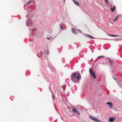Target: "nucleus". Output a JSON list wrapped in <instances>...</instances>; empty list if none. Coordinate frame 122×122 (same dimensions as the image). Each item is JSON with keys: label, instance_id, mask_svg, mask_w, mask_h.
Wrapping results in <instances>:
<instances>
[{"label": "nucleus", "instance_id": "25", "mask_svg": "<svg viewBox=\"0 0 122 122\" xmlns=\"http://www.w3.org/2000/svg\"><path fill=\"white\" fill-rule=\"evenodd\" d=\"M103 64V65L104 64V63H98V64Z\"/></svg>", "mask_w": 122, "mask_h": 122}, {"label": "nucleus", "instance_id": "24", "mask_svg": "<svg viewBox=\"0 0 122 122\" xmlns=\"http://www.w3.org/2000/svg\"><path fill=\"white\" fill-rule=\"evenodd\" d=\"M31 2V1H29L28 2V3H27V4H30Z\"/></svg>", "mask_w": 122, "mask_h": 122}, {"label": "nucleus", "instance_id": "17", "mask_svg": "<svg viewBox=\"0 0 122 122\" xmlns=\"http://www.w3.org/2000/svg\"><path fill=\"white\" fill-rule=\"evenodd\" d=\"M104 57V56H99L98 57H97V58H103V57Z\"/></svg>", "mask_w": 122, "mask_h": 122}, {"label": "nucleus", "instance_id": "23", "mask_svg": "<svg viewBox=\"0 0 122 122\" xmlns=\"http://www.w3.org/2000/svg\"><path fill=\"white\" fill-rule=\"evenodd\" d=\"M52 98H53V100H54L55 99V97H54V96L53 95H52Z\"/></svg>", "mask_w": 122, "mask_h": 122}, {"label": "nucleus", "instance_id": "30", "mask_svg": "<svg viewBox=\"0 0 122 122\" xmlns=\"http://www.w3.org/2000/svg\"><path fill=\"white\" fill-rule=\"evenodd\" d=\"M65 0H64V1H65Z\"/></svg>", "mask_w": 122, "mask_h": 122}, {"label": "nucleus", "instance_id": "2", "mask_svg": "<svg viewBox=\"0 0 122 122\" xmlns=\"http://www.w3.org/2000/svg\"><path fill=\"white\" fill-rule=\"evenodd\" d=\"M71 109L72 111L76 114H78L79 116L80 115V113L79 111L74 107H71Z\"/></svg>", "mask_w": 122, "mask_h": 122}, {"label": "nucleus", "instance_id": "26", "mask_svg": "<svg viewBox=\"0 0 122 122\" xmlns=\"http://www.w3.org/2000/svg\"><path fill=\"white\" fill-rule=\"evenodd\" d=\"M47 39H48V40H50V38H49V37H47Z\"/></svg>", "mask_w": 122, "mask_h": 122}, {"label": "nucleus", "instance_id": "4", "mask_svg": "<svg viewBox=\"0 0 122 122\" xmlns=\"http://www.w3.org/2000/svg\"><path fill=\"white\" fill-rule=\"evenodd\" d=\"M90 118L92 120L97 122H101V121L98 119L92 116H90Z\"/></svg>", "mask_w": 122, "mask_h": 122}, {"label": "nucleus", "instance_id": "32", "mask_svg": "<svg viewBox=\"0 0 122 122\" xmlns=\"http://www.w3.org/2000/svg\"><path fill=\"white\" fill-rule=\"evenodd\" d=\"M61 119H62V118L61 117Z\"/></svg>", "mask_w": 122, "mask_h": 122}, {"label": "nucleus", "instance_id": "22", "mask_svg": "<svg viewBox=\"0 0 122 122\" xmlns=\"http://www.w3.org/2000/svg\"><path fill=\"white\" fill-rule=\"evenodd\" d=\"M113 78L114 79L116 80L117 82V80L115 78L113 77Z\"/></svg>", "mask_w": 122, "mask_h": 122}, {"label": "nucleus", "instance_id": "5", "mask_svg": "<svg viewBox=\"0 0 122 122\" xmlns=\"http://www.w3.org/2000/svg\"><path fill=\"white\" fill-rule=\"evenodd\" d=\"M116 119V118L115 117H109V121L110 122H112L113 121Z\"/></svg>", "mask_w": 122, "mask_h": 122}, {"label": "nucleus", "instance_id": "9", "mask_svg": "<svg viewBox=\"0 0 122 122\" xmlns=\"http://www.w3.org/2000/svg\"><path fill=\"white\" fill-rule=\"evenodd\" d=\"M90 74L95 79L96 78V76L94 72L91 73Z\"/></svg>", "mask_w": 122, "mask_h": 122}, {"label": "nucleus", "instance_id": "19", "mask_svg": "<svg viewBox=\"0 0 122 122\" xmlns=\"http://www.w3.org/2000/svg\"><path fill=\"white\" fill-rule=\"evenodd\" d=\"M99 39H100L102 40H109V39H108L106 38H99Z\"/></svg>", "mask_w": 122, "mask_h": 122}, {"label": "nucleus", "instance_id": "10", "mask_svg": "<svg viewBox=\"0 0 122 122\" xmlns=\"http://www.w3.org/2000/svg\"><path fill=\"white\" fill-rule=\"evenodd\" d=\"M107 104L108 105L109 107L111 108H112V103L110 102H108Z\"/></svg>", "mask_w": 122, "mask_h": 122}, {"label": "nucleus", "instance_id": "31", "mask_svg": "<svg viewBox=\"0 0 122 122\" xmlns=\"http://www.w3.org/2000/svg\"><path fill=\"white\" fill-rule=\"evenodd\" d=\"M74 88H76V87H74Z\"/></svg>", "mask_w": 122, "mask_h": 122}, {"label": "nucleus", "instance_id": "8", "mask_svg": "<svg viewBox=\"0 0 122 122\" xmlns=\"http://www.w3.org/2000/svg\"><path fill=\"white\" fill-rule=\"evenodd\" d=\"M84 35L85 36H88V37H89L91 39H95V38L94 37L92 36H91V35H88L87 34H84Z\"/></svg>", "mask_w": 122, "mask_h": 122}, {"label": "nucleus", "instance_id": "16", "mask_svg": "<svg viewBox=\"0 0 122 122\" xmlns=\"http://www.w3.org/2000/svg\"><path fill=\"white\" fill-rule=\"evenodd\" d=\"M107 35H108V36H111L114 37H115V35H110V34H107Z\"/></svg>", "mask_w": 122, "mask_h": 122}, {"label": "nucleus", "instance_id": "6", "mask_svg": "<svg viewBox=\"0 0 122 122\" xmlns=\"http://www.w3.org/2000/svg\"><path fill=\"white\" fill-rule=\"evenodd\" d=\"M72 32L73 33L75 34H77L76 30L74 28H72L71 29Z\"/></svg>", "mask_w": 122, "mask_h": 122}, {"label": "nucleus", "instance_id": "7", "mask_svg": "<svg viewBox=\"0 0 122 122\" xmlns=\"http://www.w3.org/2000/svg\"><path fill=\"white\" fill-rule=\"evenodd\" d=\"M75 4L78 6L80 5V4L79 2L77 1H75L74 0H72Z\"/></svg>", "mask_w": 122, "mask_h": 122}, {"label": "nucleus", "instance_id": "29", "mask_svg": "<svg viewBox=\"0 0 122 122\" xmlns=\"http://www.w3.org/2000/svg\"><path fill=\"white\" fill-rule=\"evenodd\" d=\"M36 30L35 29H33V30H32V31H33V30Z\"/></svg>", "mask_w": 122, "mask_h": 122}, {"label": "nucleus", "instance_id": "27", "mask_svg": "<svg viewBox=\"0 0 122 122\" xmlns=\"http://www.w3.org/2000/svg\"><path fill=\"white\" fill-rule=\"evenodd\" d=\"M116 36H119L118 35H115V37Z\"/></svg>", "mask_w": 122, "mask_h": 122}, {"label": "nucleus", "instance_id": "18", "mask_svg": "<svg viewBox=\"0 0 122 122\" xmlns=\"http://www.w3.org/2000/svg\"><path fill=\"white\" fill-rule=\"evenodd\" d=\"M60 25V27L61 28V29H62V30H64V29L63 28V27H62V25H61V24Z\"/></svg>", "mask_w": 122, "mask_h": 122}, {"label": "nucleus", "instance_id": "21", "mask_svg": "<svg viewBox=\"0 0 122 122\" xmlns=\"http://www.w3.org/2000/svg\"><path fill=\"white\" fill-rule=\"evenodd\" d=\"M78 30L81 33H82V32L79 29H78Z\"/></svg>", "mask_w": 122, "mask_h": 122}, {"label": "nucleus", "instance_id": "11", "mask_svg": "<svg viewBox=\"0 0 122 122\" xmlns=\"http://www.w3.org/2000/svg\"><path fill=\"white\" fill-rule=\"evenodd\" d=\"M115 9V6H113V7L111 8V11L113 12L114 11Z\"/></svg>", "mask_w": 122, "mask_h": 122}, {"label": "nucleus", "instance_id": "14", "mask_svg": "<svg viewBox=\"0 0 122 122\" xmlns=\"http://www.w3.org/2000/svg\"><path fill=\"white\" fill-rule=\"evenodd\" d=\"M89 72L90 74L91 73L93 72V71L92 70V68H90L89 70Z\"/></svg>", "mask_w": 122, "mask_h": 122}, {"label": "nucleus", "instance_id": "28", "mask_svg": "<svg viewBox=\"0 0 122 122\" xmlns=\"http://www.w3.org/2000/svg\"><path fill=\"white\" fill-rule=\"evenodd\" d=\"M115 40H119V39H115Z\"/></svg>", "mask_w": 122, "mask_h": 122}, {"label": "nucleus", "instance_id": "20", "mask_svg": "<svg viewBox=\"0 0 122 122\" xmlns=\"http://www.w3.org/2000/svg\"><path fill=\"white\" fill-rule=\"evenodd\" d=\"M105 1L106 3H108V1L107 0H105Z\"/></svg>", "mask_w": 122, "mask_h": 122}, {"label": "nucleus", "instance_id": "12", "mask_svg": "<svg viewBox=\"0 0 122 122\" xmlns=\"http://www.w3.org/2000/svg\"><path fill=\"white\" fill-rule=\"evenodd\" d=\"M119 16V15H117L116 17L113 19V20L114 21H115L117 20L118 19V18Z\"/></svg>", "mask_w": 122, "mask_h": 122}, {"label": "nucleus", "instance_id": "15", "mask_svg": "<svg viewBox=\"0 0 122 122\" xmlns=\"http://www.w3.org/2000/svg\"><path fill=\"white\" fill-rule=\"evenodd\" d=\"M64 86H62V87L61 88V91H64Z\"/></svg>", "mask_w": 122, "mask_h": 122}, {"label": "nucleus", "instance_id": "1", "mask_svg": "<svg viewBox=\"0 0 122 122\" xmlns=\"http://www.w3.org/2000/svg\"><path fill=\"white\" fill-rule=\"evenodd\" d=\"M71 77L72 81L75 83L79 82L81 78L80 74L76 72L72 74Z\"/></svg>", "mask_w": 122, "mask_h": 122}, {"label": "nucleus", "instance_id": "3", "mask_svg": "<svg viewBox=\"0 0 122 122\" xmlns=\"http://www.w3.org/2000/svg\"><path fill=\"white\" fill-rule=\"evenodd\" d=\"M107 59L109 60L108 61V62L110 63V65L111 66L114 67V66L117 65L116 63L114 62L112 60H110L108 58Z\"/></svg>", "mask_w": 122, "mask_h": 122}, {"label": "nucleus", "instance_id": "13", "mask_svg": "<svg viewBox=\"0 0 122 122\" xmlns=\"http://www.w3.org/2000/svg\"><path fill=\"white\" fill-rule=\"evenodd\" d=\"M83 53L82 52H81L80 53L79 55L81 57H83Z\"/></svg>", "mask_w": 122, "mask_h": 122}]
</instances>
